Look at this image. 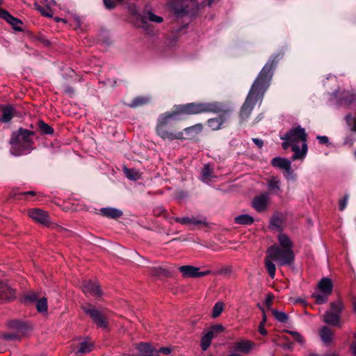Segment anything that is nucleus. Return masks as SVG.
I'll use <instances>...</instances> for the list:
<instances>
[{
  "label": "nucleus",
  "instance_id": "58836bf2",
  "mask_svg": "<svg viewBox=\"0 0 356 356\" xmlns=\"http://www.w3.org/2000/svg\"><path fill=\"white\" fill-rule=\"evenodd\" d=\"M344 104L346 105H352L356 102V93L347 92L343 97Z\"/></svg>",
  "mask_w": 356,
  "mask_h": 356
},
{
  "label": "nucleus",
  "instance_id": "864d4df0",
  "mask_svg": "<svg viewBox=\"0 0 356 356\" xmlns=\"http://www.w3.org/2000/svg\"><path fill=\"white\" fill-rule=\"evenodd\" d=\"M156 352H158V354L159 353H163V354L168 355V354H170L171 353V350L169 348L163 347V348H161L159 350H156Z\"/></svg>",
  "mask_w": 356,
  "mask_h": 356
},
{
  "label": "nucleus",
  "instance_id": "09e8293b",
  "mask_svg": "<svg viewBox=\"0 0 356 356\" xmlns=\"http://www.w3.org/2000/svg\"><path fill=\"white\" fill-rule=\"evenodd\" d=\"M105 6L108 9H113L115 7L116 4L113 0H104Z\"/></svg>",
  "mask_w": 356,
  "mask_h": 356
},
{
  "label": "nucleus",
  "instance_id": "0e129e2a",
  "mask_svg": "<svg viewBox=\"0 0 356 356\" xmlns=\"http://www.w3.org/2000/svg\"><path fill=\"white\" fill-rule=\"evenodd\" d=\"M60 20H62L61 19H59V18H56V21H60Z\"/></svg>",
  "mask_w": 356,
  "mask_h": 356
},
{
  "label": "nucleus",
  "instance_id": "aec40b11",
  "mask_svg": "<svg viewBox=\"0 0 356 356\" xmlns=\"http://www.w3.org/2000/svg\"><path fill=\"white\" fill-rule=\"evenodd\" d=\"M137 349L140 356H158V352L152 346L146 343H141L138 345Z\"/></svg>",
  "mask_w": 356,
  "mask_h": 356
},
{
  "label": "nucleus",
  "instance_id": "4468645a",
  "mask_svg": "<svg viewBox=\"0 0 356 356\" xmlns=\"http://www.w3.org/2000/svg\"><path fill=\"white\" fill-rule=\"evenodd\" d=\"M255 346V343L250 340L240 339L233 343L232 348L235 351L249 354L254 349Z\"/></svg>",
  "mask_w": 356,
  "mask_h": 356
},
{
  "label": "nucleus",
  "instance_id": "5fc2aeb1",
  "mask_svg": "<svg viewBox=\"0 0 356 356\" xmlns=\"http://www.w3.org/2000/svg\"><path fill=\"white\" fill-rule=\"evenodd\" d=\"M252 141L259 147H261L263 146V145H264L263 140H261V139H259V138H253Z\"/></svg>",
  "mask_w": 356,
  "mask_h": 356
},
{
  "label": "nucleus",
  "instance_id": "774afa93",
  "mask_svg": "<svg viewBox=\"0 0 356 356\" xmlns=\"http://www.w3.org/2000/svg\"><path fill=\"white\" fill-rule=\"evenodd\" d=\"M2 0H0V3H1Z\"/></svg>",
  "mask_w": 356,
  "mask_h": 356
},
{
  "label": "nucleus",
  "instance_id": "c756f323",
  "mask_svg": "<svg viewBox=\"0 0 356 356\" xmlns=\"http://www.w3.org/2000/svg\"><path fill=\"white\" fill-rule=\"evenodd\" d=\"M282 225L283 220L280 216L275 215L270 218V227L271 229L281 232L282 230Z\"/></svg>",
  "mask_w": 356,
  "mask_h": 356
},
{
  "label": "nucleus",
  "instance_id": "4c0bfd02",
  "mask_svg": "<svg viewBox=\"0 0 356 356\" xmlns=\"http://www.w3.org/2000/svg\"><path fill=\"white\" fill-rule=\"evenodd\" d=\"M38 127L43 134L51 135L54 133V129L43 121L38 122Z\"/></svg>",
  "mask_w": 356,
  "mask_h": 356
},
{
  "label": "nucleus",
  "instance_id": "5701e85b",
  "mask_svg": "<svg viewBox=\"0 0 356 356\" xmlns=\"http://www.w3.org/2000/svg\"><path fill=\"white\" fill-rule=\"evenodd\" d=\"M0 296L3 299L10 300L15 297V291L6 284L0 282Z\"/></svg>",
  "mask_w": 356,
  "mask_h": 356
},
{
  "label": "nucleus",
  "instance_id": "13d9d810",
  "mask_svg": "<svg viewBox=\"0 0 356 356\" xmlns=\"http://www.w3.org/2000/svg\"><path fill=\"white\" fill-rule=\"evenodd\" d=\"M310 356H321V355H311ZM321 356H337V355L336 354H334V353H330V354L324 355H321Z\"/></svg>",
  "mask_w": 356,
  "mask_h": 356
},
{
  "label": "nucleus",
  "instance_id": "a878e982",
  "mask_svg": "<svg viewBox=\"0 0 356 356\" xmlns=\"http://www.w3.org/2000/svg\"><path fill=\"white\" fill-rule=\"evenodd\" d=\"M202 129H203L202 124L200 123H198L193 126L185 128L184 129V132L186 135H188L191 137H194V136H197V134H200L202 131Z\"/></svg>",
  "mask_w": 356,
  "mask_h": 356
},
{
  "label": "nucleus",
  "instance_id": "423d86ee",
  "mask_svg": "<svg viewBox=\"0 0 356 356\" xmlns=\"http://www.w3.org/2000/svg\"><path fill=\"white\" fill-rule=\"evenodd\" d=\"M266 254L280 266L290 265L294 260L293 251L286 250L276 244L269 247Z\"/></svg>",
  "mask_w": 356,
  "mask_h": 356
},
{
  "label": "nucleus",
  "instance_id": "72a5a7b5",
  "mask_svg": "<svg viewBox=\"0 0 356 356\" xmlns=\"http://www.w3.org/2000/svg\"><path fill=\"white\" fill-rule=\"evenodd\" d=\"M320 335L323 342L328 343L331 342L333 333L327 327H323L320 331Z\"/></svg>",
  "mask_w": 356,
  "mask_h": 356
},
{
  "label": "nucleus",
  "instance_id": "a18cd8bd",
  "mask_svg": "<svg viewBox=\"0 0 356 356\" xmlns=\"http://www.w3.org/2000/svg\"><path fill=\"white\" fill-rule=\"evenodd\" d=\"M211 343V340L203 335L201 339V348L202 350H207Z\"/></svg>",
  "mask_w": 356,
  "mask_h": 356
},
{
  "label": "nucleus",
  "instance_id": "c9c22d12",
  "mask_svg": "<svg viewBox=\"0 0 356 356\" xmlns=\"http://www.w3.org/2000/svg\"><path fill=\"white\" fill-rule=\"evenodd\" d=\"M123 171L126 175V177L130 180H137L140 178V174L138 171L131 168H128L127 167H124Z\"/></svg>",
  "mask_w": 356,
  "mask_h": 356
},
{
  "label": "nucleus",
  "instance_id": "79ce46f5",
  "mask_svg": "<svg viewBox=\"0 0 356 356\" xmlns=\"http://www.w3.org/2000/svg\"><path fill=\"white\" fill-rule=\"evenodd\" d=\"M34 7L37 10H38L41 13L42 15L47 17H52L51 11L49 8H44L41 6L38 5V3H35Z\"/></svg>",
  "mask_w": 356,
  "mask_h": 356
},
{
  "label": "nucleus",
  "instance_id": "c85d7f7f",
  "mask_svg": "<svg viewBox=\"0 0 356 356\" xmlns=\"http://www.w3.org/2000/svg\"><path fill=\"white\" fill-rule=\"evenodd\" d=\"M234 222L236 224L248 225L254 222V218L250 215L243 214L235 217Z\"/></svg>",
  "mask_w": 356,
  "mask_h": 356
},
{
  "label": "nucleus",
  "instance_id": "338daca9",
  "mask_svg": "<svg viewBox=\"0 0 356 356\" xmlns=\"http://www.w3.org/2000/svg\"><path fill=\"white\" fill-rule=\"evenodd\" d=\"M355 156H356V150H355Z\"/></svg>",
  "mask_w": 356,
  "mask_h": 356
},
{
  "label": "nucleus",
  "instance_id": "e433bc0d",
  "mask_svg": "<svg viewBox=\"0 0 356 356\" xmlns=\"http://www.w3.org/2000/svg\"><path fill=\"white\" fill-rule=\"evenodd\" d=\"M272 313L276 320L279 322L286 323L289 319L288 315L285 312H280L277 309H272Z\"/></svg>",
  "mask_w": 356,
  "mask_h": 356
},
{
  "label": "nucleus",
  "instance_id": "6ab92c4d",
  "mask_svg": "<svg viewBox=\"0 0 356 356\" xmlns=\"http://www.w3.org/2000/svg\"><path fill=\"white\" fill-rule=\"evenodd\" d=\"M172 220L176 222H179L181 225H204L206 224V218H202L201 219H197L195 217L188 218V217H183V218H179V217H175L172 218Z\"/></svg>",
  "mask_w": 356,
  "mask_h": 356
},
{
  "label": "nucleus",
  "instance_id": "a211bd4d",
  "mask_svg": "<svg viewBox=\"0 0 356 356\" xmlns=\"http://www.w3.org/2000/svg\"><path fill=\"white\" fill-rule=\"evenodd\" d=\"M221 109L222 111L220 113H222V114L219 117L211 118L207 122L209 127L213 131H216L221 129L222 125L227 120L226 113L227 111H224L222 108Z\"/></svg>",
  "mask_w": 356,
  "mask_h": 356
},
{
  "label": "nucleus",
  "instance_id": "6e6552de",
  "mask_svg": "<svg viewBox=\"0 0 356 356\" xmlns=\"http://www.w3.org/2000/svg\"><path fill=\"white\" fill-rule=\"evenodd\" d=\"M332 282L330 279L327 277L321 279L318 284L320 293H314L312 295V297L316 299V302L319 305L325 303L328 296L332 293Z\"/></svg>",
  "mask_w": 356,
  "mask_h": 356
},
{
  "label": "nucleus",
  "instance_id": "cd10ccee",
  "mask_svg": "<svg viewBox=\"0 0 356 356\" xmlns=\"http://www.w3.org/2000/svg\"><path fill=\"white\" fill-rule=\"evenodd\" d=\"M142 20L144 22H146L148 20L152 22L161 23L163 22V17L154 14L151 11H147L143 13Z\"/></svg>",
  "mask_w": 356,
  "mask_h": 356
},
{
  "label": "nucleus",
  "instance_id": "dca6fc26",
  "mask_svg": "<svg viewBox=\"0 0 356 356\" xmlns=\"http://www.w3.org/2000/svg\"><path fill=\"white\" fill-rule=\"evenodd\" d=\"M266 183L270 193L275 195L281 193V179L278 176H271L266 179Z\"/></svg>",
  "mask_w": 356,
  "mask_h": 356
},
{
  "label": "nucleus",
  "instance_id": "393cba45",
  "mask_svg": "<svg viewBox=\"0 0 356 356\" xmlns=\"http://www.w3.org/2000/svg\"><path fill=\"white\" fill-rule=\"evenodd\" d=\"M214 177L215 176L213 175V169L209 164L204 165L202 170V180L204 182L208 183L211 181Z\"/></svg>",
  "mask_w": 356,
  "mask_h": 356
},
{
  "label": "nucleus",
  "instance_id": "1a4fd4ad",
  "mask_svg": "<svg viewBox=\"0 0 356 356\" xmlns=\"http://www.w3.org/2000/svg\"><path fill=\"white\" fill-rule=\"evenodd\" d=\"M83 311L88 315L93 322L99 327L106 328L108 326V321L104 315L94 306L90 304H87L81 306Z\"/></svg>",
  "mask_w": 356,
  "mask_h": 356
},
{
  "label": "nucleus",
  "instance_id": "c03bdc74",
  "mask_svg": "<svg viewBox=\"0 0 356 356\" xmlns=\"http://www.w3.org/2000/svg\"><path fill=\"white\" fill-rule=\"evenodd\" d=\"M266 323V315L264 312H263V317L262 321L260 322L259 325V332L262 335H266L267 334V331L265 329V324Z\"/></svg>",
  "mask_w": 356,
  "mask_h": 356
},
{
  "label": "nucleus",
  "instance_id": "680f3d73",
  "mask_svg": "<svg viewBox=\"0 0 356 356\" xmlns=\"http://www.w3.org/2000/svg\"><path fill=\"white\" fill-rule=\"evenodd\" d=\"M353 309L354 311L356 312V300L353 302Z\"/></svg>",
  "mask_w": 356,
  "mask_h": 356
},
{
  "label": "nucleus",
  "instance_id": "473e14b6",
  "mask_svg": "<svg viewBox=\"0 0 356 356\" xmlns=\"http://www.w3.org/2000/svg\"><path fill=\"white\" fill-rule=\"evenodd\" d=\"M223 330L224 327L222 325H216L211 327L204 335L212 341V339L215 337L216 334L222 332Z\"/></svg>",
  "mask_w": 356,
  "mask_h": 356
},
{
  "label": "nucleus",
  "instance_id": "4d7b16f0",
  "mask_svg": "<svg viewBox=\"0 0 356 356\" xmlns=\"http://www.w3.org/2000/svg\"><path fill=\"white\" fill-rule=\"evenodd\" d=\"M351 350H352V352H353V354L356 356V342L355 343H353L352 345H351Z\"/></svg>",
  "mask_w": 356,
  "mask_h": 356
},
{
  "label": "nucleus",
  "instance_id": "69168bd1",
  "mask_svg": "<svg viewBox=\"0 0 356 356\" xmlns=\"http://www.w3.org/2000/svg\"><path fill=\"white\" fill-rule=\"evenodd\" d=\"M311 355H314V353H311V354H309L308 356H310Z\"/></svg>",
  "mask_w": 356,
  "mask_h": 356
},
{
  "label": "nucleus",
  "instance_id": "ddd939ff",
  "mask_svg": "<svg viewBox=\"0 0 356 356\" xmlns=\"http://www.w3.org/2000/svg\"><path fill=\"white\" fill-rule=\"evenodd\" d=\"M184 277H201L210 275V270L200 271V268L192 266H182L179 268Z\"/></svg>",
  "mask_w": 356,
  "mask_h": 356
},
{
  "label": "nucleus",
  "instance_id": "f03ea898",
  "mask_svg": "<svg viewBox=\"0 0 356 356\" xmlns=\"http://www.w3.org/2000/svg\"><path fill=\"white\" fill-rule=\"evenodd\" d=\"M281 139L284 141L282 143V147L284 149L291 147L294 152L292 159H302L307 152V134L305 129L300 126L292 127Z\"/></svg>",
  "mask_w": 356,
  "mask_h": 356
},
{
  "label": "nucleus",
  "instance_id": "ea45409f",
  "mask_svg": "<svg viewBox=\"0 0 356 356\" xmlns=\"http://www.w3.org/2000/svg\"><path fill=\"white\" fill-rule=\"evenodd\" d=\"M224 309V304L222 302H217L213 307L212 316L216 318L220 315Z\"/></svg>",
  "mask_w": 356,
  "mask_h": 356
},
{
  "label": "nucleus",
  "instance_id": "e2e57ef3",
  "mask_svg": "<svg viewBox=\"0 0 356 356\" xmlns=\"http://www.w3.org/2000/svg\"><path fill=\"white\" fill-rule=\"evenodd\" d=\"M66 92L70 93V92H72V90L71 88H67L66 89Z\"/></svg>",
  "mask_w": 356,
  "mask_h": 356
},
{
  "label": "nucleus",
  "instance_id": "a19ab883",
  "mask_svg": "<svg viewBox=\"0 0 356 356\" xmlns=\"http://www.w3.org/2000/svg\"><path fill=\"white\" fill-rule=\"evenodd\" d=\"M37 309L39 312H44L47 310V300L45 298L40 299L36 304Z\"/></svg>",
  "mask_w": 356,
  "mask_h": 356
},
{
  "label": "nucleus",
  "instance_id": "6e6d98bb",
  "mask_svg": "<svg viewBox=\"0 0 356 356\" xmlns=\"http://www.w3.org/2000/svg\"><path fill=\"white\" fill-rule=\"evenodd\" d=\"M22 195H30V196H34L35 195V192L33 191H26V192H24L23 193L21 194Z\"/></svg>",
  "mask_w": 356,
  "mask_h": 356
},
{
  "label": "nucleus",
  "instance_id": "39448f33",
  "mask_svg": "<svg viewBox=\"0 0 356 356\" xmlns=\"http://www.w3.org/2000/svg\"><path fill=\"white\" fill-rule=\"evenodd\" d=\"M175 119L170 112H166L159 115L156 128V134L163 139L170 140H184V132L175 133L170 130L168 124L171 120Z\"/></svg>",
  "mask_w": 356,
  "mask_h": 356
},
{
  "label": "nucleus",
  "instance_id": "603ef678",
  "mask_svg": "<svg viewBox=\"0 0 356 356\" xmlns=\"http://www.w3.org/2000/svg\"><path fill=\"white\" fill-rule=\"evenodd\" d=\"M273 296L269 294V295H268V296L266 297V298L265 300V303L268 308L271 306V305L273 303Z\"/></svg>",
  "mask_w": 356,
  "mask_h": 356
},
{
  "label": "nucleus",
  "instance_id": "f257e3e1",
  "mask_svg": "<svg viewBox=\"0 0 356 356\" xmlns=\"http://www.w3.org/2000/svg\"><path fill=\"white\" fill-rule=\"evenodd\" d=\"M277 57L278 56H275L267 61L253 82L241 108L240 115L243 120L247 119L250 115L258 102L261 104L264 93L270 85Z\"/></svg>",
  "mask_w": 356,
  "mask_h": 356
},
{
  "label": "nucleus",
  "instance_id": "9b49d317",
  "mask_svg": "<svg viewBox=\"0 0 356 356\" xmlns=\"http://www.w3.org/2000/svg\"><path fill=\"white\" fill-rule=\"evenodd\" d=\"M82 289L86 296H92L95 298L102 297L103 294L99 284L97 282H92V280L84 281Z\"/></svg>",
  "mask_w": 356,
  "mask_h": 356
},
{
  "label": "nucleus",
  "instance_id": "9d476101",
  "mask_svg": "<svg viewBox=\"0 0 356 356\" xmlns=\"http://www.w3.org/2000/svg\"><path fill=\"white\" fill-rule=\"evenodd\" d=\"M29 216L38 223L45 225L47 227L55 226L59 228L58 226L51 225L49 220V216L45 211L40 209H32L28 211Z\"/></svg>",
  "mask_w": 356,
  "mask_h": 356
},
{
  "label": "nucleus",
  "instance_id": "49530a36",
  "mask_svg": "<svg viewBox=\"0 0 356 356\" xmlns=\"http://www.w3.org/2000/svg\"><path fill=\"white\" fill-rule=\"evenodd\" d=\"M290 334L293 337L294 339L300 343H304V339L302 336L296 332H290Z\"/></svg>",
  "mask_w": 356,
  "mask_h": 356
},
{
  "label": "nucleus",
  "instance_id": "3c124183",
  "mask_svg": "<svg viewBox=\"0 0 356 356\" xmlns=\"http://www.w3.org/2000/svg\"><path fill=\"white\" fill-rule=\"evenodd\" d=\"M36 299H37V296L34 293H30L29 294H27L24 297L25 301L32 302V301L35 300Z\"/></svg>",
  "mask_w": 356,
  "mask_h": 356
},
{
  "label": "nucleus",
  "instance_id": "7c9ffc66",
  "mask_svg": "<svg viewBox=\"0 0 356 356\" xmlns=\"http://www.w3.org/2000/svg\"><path fill=\"white\" fill-rule=\"evenodd\" d=\"M274 260L268 257L266 254L265 258V266L266 270L268 272L270 277L273 279L275 275L276 268L275 265L273 264Z\"/></svg>",
  "mask_w": 356,
  "mask_h": 356
},
{
  "label": "nucleus",
  "instance_id": "7ed1b4c3",
  "mask_svg": "<svg viewBox=\"0 0 356 356\" xmlns=\"http://www.w3.org/2000/svg\"><path fill=\"white\" fill-rule=\"evenodd\" d=\"M35 132L19 128L11 134L9 143L11 145L10 153L14 156L27 154L34 149L32 137Z\"/></svg>",
  "mask_w": 356,
  "mask_h": 356
},
{
  "label": "nucleus",
  "instance_id": "2f4dec72",
  "mask_svg": "<svg viewBox=\"0 0 356 356\" xmlns=\"http://www.w3.org/2000/svg\"><path fill=\"white\" fill-rule=\"evenodd\" d=\"M92 343L89 342L87 340L82 341L80 343L79 349L76 351V355H84L90 353L92 349Z\"/></svg>",
  "mask_w": 356,
  "mask_h": 356
},
{
  "label": "nucleus",
  "instance_id": "2eb2a0df",
  "mask_svg": "<svg viewBox=\"0 0 356 356\" xmlns=\"http://www.w3.org/2000/svg\"><path fill=\"white\" fill-rule=\"evenodd\" d=\"M269 202V195L268 193H263L256 196L252 201V207L258 212H262L266 210Z\"/></svg>",
  "mask_w": 356,
  "mask_h": 356
},
{
  "label": "nucleus",
  "instance_id": "8fccbe9b",
  "mask_svg": "<svg viewBox=\"0 0 356 356\" xmlns=\"http://www.w3.org/2000/svg\"><path fill=\"white\" fill-rule=\"evenodd\" d=\"M316 138L318 140L319 143L321 144H329V138L325 136H318Z\"/></svg>",
  "mask_w": 356,
  "mask_h": 356
},
{
  "label": "nucleus",
  "instance_id": "f8f14e48",
  "mask_svg": "<svg viewBox=\"0 0 356 356\" xmlns=\"http://www.w3.org/2000/svg\"><path fill=\"white\" fill-rule=\"evenodd\" d=\"M8 326L16 329L15 332L1 333L0 338L6 341L18 340L20 339L24 325L19 321H14L9 323Z\"/></svg>",
  "mask_w": 356,
  "mask_h": 356
},
{
  "label": "nucleus",
  "instance_id": "de8ad7c7",
  "mask_svg": "<svg viewBox=\"0 0 356 356\" xmlns=\"http://www.w3.org/2000/svg\"><path fill=\"white\" fill-rule=\"evenodd\" d=\"M348 200V195H345V197L343 199L340 200V201H339V209L341 211L344 210L345 208L346 207Z\"/></svg>",
  "mask_w": 356,
  "mask_h": 356
},
{
  "label": "nucleus",
  "instance_id": "20e7f679",
  "mask_svg": "<svg viewBox=\"0 0 356 356\" xmlns=\"http://www.w3.org/2000/svg\"><path fill=\"white\" fill-rule=\"evenodd\" d=\"M222 111L221 106L216 102L214 103H189L175 106L170 113L175 118L181 115H197L203 113H218Z\"/></svg>",
  "mask_w": 356,
  "mask_h": 356
},
{
  "label": "nucleus",
  "instance_id": "b1692460",
  "mask_svg": "<svg viewBox=\"0 0 356 356\" xmlns=\"http://www.w3.org/2000/svg\"><path fill=\"white\" fill-rule=\"evenodd\" d=\"M277 240L280 244L279 246L281 248L289 251H293V243L288 236L284 234H280L277 237Z\"/></svg>",
  "mask_w": 356,
  "mask_h": 356
},
{
  "label": "nucleus",
  "instance_id": "f704fd0d",
  "mask_svg": "<svg viewBox=\"0 0 356 356\" xmlns=\"http://www.w3.org/2000/svg\"><path fill=\"white\" fill-rule=\"evenodd\" d=\"M149 99L146 97H137L129 104L131 108L143 106L149 102Z\"/></svg>",
  "mask_w": 356,
  "mask_h": 356
},
{
  "label": "nucleus",
  "instance_id": "0eeeda50",
  "mask_svg": "<svg viewBox=\"0 0 356 356\" xmlns=\"http://www.w3.org/2000/svg\"><path fill=\"white\" fill-rule=\"evenodd\" d=\"M343 309L341 300L330 303V310L323 314V321L329 325L337 326L339 324L340 314Z\"/></svg>",
  "mask_w": 356,
  "mask_h": 356
},
{
  "label": "nucleus",
  "instance_id": "412c9836",
  "mask_svg": "<svg viewBox=\"0 0 356 356\" xmlns=\"http://www.w3.org/2000/svg\"><path fill=\"white\" fill-rule=\"evenodd\" d=\"M271 164L273 166L285 170L286 172L291 171V161L286 159L275 157L272 159Z\"/></svg>",
  "mask_w": 356,
  "mask_h": 356
},
{
  "label": "nucleus",
  "instance_id": "f3484780",
  "mask_svg": "<svg viewBox=\"0 0 356 356\" xmlns=\"http://www.w3.org/2000/svg\"><path fill=\"white\" fill-rule=\"evenodd\" d=\"M0 17L1 19H5L8 23H9L14 29L17 31H21V28L19 25L22 24V21L18 18H16L12 16L8 11L6 10L0 9Z\"/></svg>",
  "mask_w": 356,
  "mask_h": 356
},
{
  "label": "nucleus",
  "instance_id": "4be33fe9",
  "mask_svg": "<svg viewBox=\"0 0 356 356\" xmlns=\"http://www.w3.org/2000/svg\"><path fill=\"white\" fill-rule=\"evenodd\" d=\"M100 211L103 216L113 219L118 218L123 214L122 211L120 209L112 207L102 208Z\"/></svg>",
  "mask_w": 356,
  "mask_h": 356
},
{
  "label": "nucleus",
  "instance_id": "bf43d9fd",
  "mask_svg": "<svg viewBox=\"0 0 356 356\" xmlns=\"http://www.w3.org/2000/svg\"><path fill=\"white\" fill-rule=\"evenodd\" d=\"M348 143L351 145L353 144V141L346 139L345 144H348Z\"/></svg>",
  "mask_w": 356,
  "mask_h": 356
},
{
  "label": "nucleus",
  "instance_id": "37998d69",
  "mask_svg": "<svg viewBox=\"0 0 356 356\" xmlns=\"http://www.w3.org/2000/svg\"><path fill=\"white\" fill-rule=\"evenodd\" d=\"M347 124L350 127L351 131L356 132V118L348 115L346 117Z\"/></svg>",
  "mask_w": 356,
  "mask_h": 356
},
{
  "label": "nucleus",
  "instance_id": "bb28decb",
  "mask_svg": "<svg viewBox=\"0 0 356 356\" xmlns=\"http://www.w3.org/2000/svg\"><path fill=\"white\" fill-rule=\"evenodd\" d=\"M14 116V108L11 106H7L2 108V116L1 121L3 122H10Z\"/></svg>",
  "mask_w": 356,
  "mask_h": 356
},
{
  "label": "nucleus",
  "instance_id": "052dcab7",
  "mask_svg": "<svg viewBox=\"0 0 356 356\" xmlns=\"http://www.w3.org/2000/svg\"><path fill=\"white\" fill-rule=\"evenodd\" d=\"M214 1L215 0H208V5L211 6Z\"/></svg>",
  "mask_w": 356,
  "mask_h": 356
}]
</instances>
